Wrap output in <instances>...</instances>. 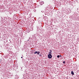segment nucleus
<instances>
[{
    "label": "nucleus",
    "mask_w": 79,
    "mask_h": 79,
    "mask_svg": "<svg viewBox=\"0 0 79 79\" xmlns=\"http://www.w3.org/2000/svg\"><path fill=\"white\" fill-rule=\"evenodd\" d=\"M48 57L50 59V58H52V54H49L48 55Z\"/></svg>",
    "instance_id": "nucleus-1"
},
{
    "label": "nucleus",
    "mask_w": 79,
    "mask_h": 79,
    "mask_svg": "<svg viewBox=\"0 0 79 79\" xmlns=\"http://www.w3.org/2000/svg\"><path fill=\"white\" fill-rule=\"evenodd\" d=\"M40 5H43V4H44V2L43 1L41 2H40Z\"/></svg>",
    "instance_id": "nucleus-2"
},
{
    "label": "nucleus",
    "mask_w": 79,
    "mask_h": 79,
    "mask_svg": "<svg viewBox=\"0 0 79 79\" xmlns=\"http://www.w3.org/2000/svg\"><path fill=\"white\" fill-rule=\"evenodd\" d=\"M71 74H72V75H74V72H73V71H72L71 72Z\"/></svg>",
    "instance_id": "nucleus-3"
},
{
    "label": "nucleus",
    "mask_w": 79,
    "mask_h": 79,
    "mask_svg": "<svg viewBox=\"0 0 79 79\" xmlns=\"http://www.w3.org/2000/svg\"><path fill=\"white\" fill-rule=\"evenodd\" d=\"M37 53L38 55H39V53H40V52L39 51V52H37Z\"/></svg>",
    "instance_id": "nucleus-4"
},
{
    "label": "nucleus",
    "mask_w": 79,
    "mask_h": 79,
    "mask_svg": "<svg viewBox=\"0 0 79 79\" xmlns=\"http://www.w3.org/2000/svg\"><path fill=\"white\" fill-rule=\"evenodd\" d=\"M37 53V52L35 51V52L34 53V54H36V53Z\"/></svg>",
    "instance_id": "nucleus-5"
},
{
    "label": "nucleus",
    "mask_w": 79,
    "mask_h": 79,
    "mask_svg": "<svg viewBox=\"0 0 79 79\" xmlns=\"http://www.w3.org/2000/svg\"><path fill=\"white\" fill-rule=\"evenodd\" d=\"M49 54H51H51H52V52H49Z\"/></svg>",
    "instance_id": "nucleus-6"
},
{
    "label": "nucleus",
    "mask_w": 79,
    "mask_h": 79,
    "mask_svg": "<svg viewBox=\"0 0 79 79\" xmlns=\"http://www.w3.org/2000/svg\"><path fill=\"white\" fill-rule=\"evenodd\" d=\"M57 58H60V56H59V55L57 56Z\"/></svg>",
    "instance_id": "nucleus-7"
},
{
    "label": "nucleus",
    "mask_w": 79,
    "mask_h": 79,
    "mask_svg": "<svg viewBox=\"0 0 79 79\" xmlns=\"http://www.w3.org/2000/svg\"><path fill=\"white\" fill-rule=\"evenodd\" d=\"M63 63H65V62H63Z\"/></svg>",
    "instance_id": "nucleus-8"
},
{
    "label": "nucleus",
    "mask_w": 79,
    "mask_h": 79,
    "mask_svg": "<svg viewBox=\"0 0 79 79\" xmlns=\"http://www.w3.org/2000/svg\"><path fill=\"white\" fill-rule=\"evenodd\" d=\"M21 58H23V57H21Z\"/></svg>",
    "instance_id": "nucleus-9"
},
{
    "label": "nucleus",
    "mask_w": 79,
    "mask_h": 79,
    "mask_svg": "<svg viewBox=\"0 0 79 79\" xmlns=\"http://www.w3.org/2000/svg\"><path fill=\"white\" fill-rule=\"evenodd\" d=\"M60 56L61 57V55H60Z\"/></svg>",
    "instance_id": "nucleus-10"
}]
</instances>
